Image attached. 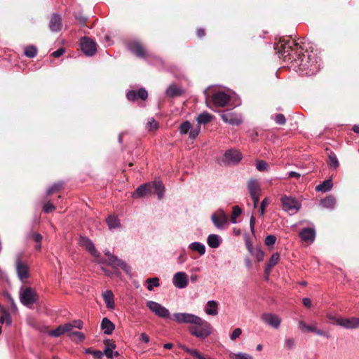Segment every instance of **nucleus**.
Returning a JSON list of instances; mask_svg holds the SVG:
<instances>
[{
	"label": "nucleus",
	"mask_w": 359,
	"mask_h": 359,
	"mask_svg": "<svg viewBox=\"0 0 359 359\" xmlns=\"http://www.w3.org/2000/svg\"><path fill=\"white\" fill-rule=\"evenodd\" d=\"M212 100L216 107H222L229 102L230 96L224 92H217L213 95Z\"/></svg>",
	"instance_id": "obj_18"
},
{
	"label": "nucleus",
	"mask_w": 359,
	"mask_h": 359,
	"mask_svg": "<svg viewBox=\"0 0 359 359\" xmlns=\"http://www.w3.org/2000/svg\"><path fill=\"white\" fill-rule=\"evenodd\" d=\"M173 320L179 324H191L189 333L200 339H205L212 333V325L201 317L189 313H175Z\"/></svg>",
	"instance_id": "obj_2"
},
{
	"label": "nucleus",
	"mask_w": 359,
	"mask_h": 359,
	"mask_svg": "<svg viewBox=\"0 0 359 359\" xmlns=\"http://www.w3.org/2000/svg\"><path fill=\"white\" fill-rule=\"evenodd\" d=\"M102 330L105 334H111L115 329L114 324L107 318H104L100 325Z\"/></svg>",
	"instance_id": "obj_27"
},
{
	"label": "nucleus",
	"mask_w": 359,
	"mask_h": 359,
	"mask_svg": "<svg viewBox=\"0 0 359 359\" xmlns=\"http://www.w3.org/2000/svg\"><path fill=\"white\" fill-rule=\"evenodd\" d=\"M104 344L106 345V348L104 350L103 355H105L108 358H113V351L112 350L116 348V344L114 341L109 339H107L104 341Z\"/></svg>",
	"instance_id": "obj_33"
},
{
	"label": "nucleus",
	"mask_w": 359,
	"mask_h": 359,
	"mask_svg": "<svg viewBox=\"0 0 359 359\" xmlns=\"http://www.w3.org/2000/svg\"><path fill=\"white\" fill-rule=\"evenodd\" d=\"M248 189L250 196H255V194H259L260 186L257 180L250 179L248 184Z\"/></svg>",
	"instance_id": "obj_28"
},
{
	"label": "nucleus",
	"mask_w": 359,
	"mask_h": 359,
	"mask_svg": "<svg viewBox=\"0 0 359 359\" xmlns=\"http://www.w3.org/2000/svg\"><path fill=\"white\" fill-rule=\"evenodd\" d=\"M252 256H254L257 262H261L264 257V252L261 250L260 248L256 247L254 250H252L250 252Z\"/></svg>",
	"instance_id": "obj_40"
},
{
	"label": "nucleus",
	"mask_w": 359,
	"mask_h": 359,
	"mask_svg": "<svg viewBox=\"0 0 359 359\" xmlns=\"http://www.w3.org/2000/svg\"><path fill=\"white\" fill-rule=\"evenodd\" d=\"M189 130V138L194 140L198 135L201 131V128L199 126H198L197 128L190 129Z\"/></svg>",
	"instance_id": "obj_51"
},
{
	"label": "nucleus",
	"mask_w": 359,
	"mask_h": 359,
	"mask_svg": "<svg viewBox=\"0 0 359 359\" xmlns=\"http://www.w3.org/2000/svg\"><path fill=\"white\" fill-rule=\"evenodd\" d=\"M137 97H140L142 100H147V98L148 97V93L146 90V89L144 88H141L138 90L137 92L132 90H129L126 93V97L130 101L135 100Z\"/></svg>",
	"instance_id": "obj_21"
},
{
	"label": "nucleus",
	"mask_w": 359,
	"mask_h": 359,
	"mask_svg": "<svg viewBox=\"0 0 359 359\" xmlns=\"http://www.w3.org/2000/svg\"><path fill=\"white\" fill-rule=\"evenodd\" d=\"M140 340H141L142 341H143V342H144L146 344L149 343V341H150L149 337L147 334H145L144 332L140 334Z\"/></svg>",
	"instance_id": "obj_61"
},
{
	"label": "nucleus",
	"mask_w": 359,
	"mask_h": 359,
	"mask_svg": "<svg viewBox=\"0 0 359 359\" xmlns=\"http://www.w3.org/2000/svg\"><path fill=\"white\" fill-rule=\"evenodd\" d=\"M25 55L29 58H34L37 54V48L35 46L30 45L25 48Z\"/></svg>",
	"instance_id": "obj_38"
},
{
	"label": "nucleus",
	"mask_w": 359,
	"mask_h": 359,
	"mask_svg": "<svg viewBox=\"0 0 359 359\" xmlns=\"http://www.w3.org/2000/svg\"><path fill=\"white\" fill-rule=\"evenodd\" d=\"M280 201L283 210L290 215L295 214L302 207L301 203L296 198L291 196H283Z\"/></svg>",
	"instance_id": "obj_3"
},
{
	"label": "nucleus",
	"mask_w": 359,
	"mask_h": 359,
	"mask_svg": "<svg viewBox=\"0 0 359 359\" xmlns=\"http://www.w3.org/2000/svg\"><path fill=\"white\" fill-rule=\"evenodd\" d=\"M211 221L217 229L222 230L228 224V216L223 209L219 208L211 215Z\"/></svg>",
	"instance_id": "obj_5"
},
{
	"label": "nucleus",
	"mask_w": 359,
	"mask_h": 359,
	"mask_svg": "<svg viewBox=\"0 0 359 359\" xmlns=\"http://www.w3.org/2000/svg\"><path fill=\"white\" fill-rule=\"evenodd\" d=\"M275 122L280 126L284 125L286 123L285 117L282 114H277L274 118Z\"/></svg>",
	"instance_id": "obj_47"
},
{
	"label": "nucleus",
	"mask_w": 359,
	"mask_h": 359,
	"mask_svg": "<svg viewBox=\"0 0 359 359\" xmlns=\"http://www.w3.org/2000/svg\"><path fill=\"white\" fill-rule=\"evenodd\" d=\"M302 303L307 308H310L311 306V301L309 297L303 298Z\"/></svg>",
	"instance_id": "obj_63"
},
{
	"label": "nucleus",
	"mask_w": 359,
	"mask_h": 359,
	"mask_svg": "<svg viewBox=\"0 0 359 359\" xmlns=\"http://www.w3.org/2000/svg\"><path fill=\"white\" fill-rule=\"evenodd\" d=\"M274 49L278 57H284L285 59L294 60L299 67V71L306 76L316 74L321 66V59L316 51L306 50L299 43L290 40L280 39L276 44Z\"/></svg>",
	"instance_id": "obj_1"
},
{
	"label": "nucleus",
	"mask_w": 359,
	"mask_h": 359,
	"mask_svg": "<svg viewBox=\"0 0 359 359\" xmlns=\"http://www.w3.org/2000/svg\"><path fill=\"white\" fill-rule=\"evenodd\" d=\"M256 168L259 171H264L268 168V164L264 161H258L256 163Z\"/></svg>",
	"instance_id": "obj_50"
},
{
	"label": "nucleus",
	"mask_w": 359,
	"mask_h": 359,
	"mask_svg": "<svg viewBox=\"0 0 359 359\" xmlns=\"http://www.w3.org/2000/svg\"><path fill=\"white\" fill-rule=\"evenodd\" d=\"M218 304L215 300H210L207 302L205 312L210 316H217L218 314L217 310Z\"/></svg>",
	"instance_id": "obj_30"
},
{
	"label": "nucleus",
	"mask_w": 359,
	"mask_h": 359,
	"mask_svg": "<svg viewBox=\"0 0 359 359\" xmlns=\"http://www.w3.org/2000/svg\"><path fill=\"white\" fill-rule=\"evenodd\" d=\"M222 119L230 125L239 126L242 123L241 116L232 112L230 110H226L221 114Z\"/></svg>",
	"instance_id": "obj_12"
},
{
	"label": "nucleus",
	"mask_w": 359,
	"mask_h": 359,
	"mask_svg": "<svg viewBox=\"0 0 359 359\" xmlns=\"http://www.w3.org/2000/svg\"><path fill=\"white\" fill-rule=\"evenodd\" d=\"M108 265L111 266L114 269L121 268L127 274H130V268L127 264V263L121 259H119L118 257L114 256L111 257V260L108 262Z\"/></svg>",
	"instance_id": "obj_19"
},
{
	"label": "nucleus",
	"mask_w": 359,
	"mask_h": 359,
	"mask_svg": "<svg viewBox=\"0 0 359 359\" xmlns=\"http://www.w3.org/2000/svg\"><path fill=\"white\" fill-rule=\"evenodd\" d=\"M15 268L19 279L24 281L28 277L29 267L26 263L21 261L20 255H18L15 259Z\"/></svg>",
	"instance_id": "obj_13"
},
{
	"label": "nucleus",
	"mask_w": 359,
	"mask_h": 359,
	"mask_svg": "<svg viewBox=\"0 0 359 359\" xmlns=\"http://www.w3.org/2000/svg\"><path fill=\"white\" fill-rule=\"evenodd\" d=\"M102 296L107 308L109 310H114L115 308V304L113 292L111 290H107L102 292Z\"/></svg>",
	"instance_id": "obj_23"
},
{
	"label": "nucleus",
	"mask_w": 359,
	"mask_h": 359,
	"mask_svg": "<svg viewBox=\"0 0 359 359\" xmlns=\"http://www.w3.org/2000/svg\"><path fill=\"white\" fill-rule=\"evenodd\" d=\"M107 223L109 229L113 230L116 229L121 226V223L119 219L114 216L109 215L107 219Z\"/></svg>",
	"instance_id": "obj_35"
},
{
	"label": "nucleus",
	"mask_w": 359,
	"mask_h": 359,
	"mask_svg": "<svg viewBox=\"0 0 359 359\" xmlns=\"http://www.w3.org/2000/svg\"><path fill=\"white\" fill-rule=\"evenodd\" d=\"M72 323V327H76L78 329H82L83 323L81 320H74Z\"/></svg>",
	"instance_id": "obj_59"
},
{
	"label": "nucleus",
	"mask_w": 359,
	"mask_h": 359,
	"mask_svg": "<svg viewBox=\"0 0 359 359\" xmlns=\"http://www.w3.org/2000/svg\"><path fill=\"white\" fill-rule=\"evenodd\" d=\"M222 242L221 237L217 234H210L207 238V243L211 248H217Z\"/></svg>",
	"instance_id": "obj_29"
},
{
	"label": "nucleus",
	"mask_w": 359,
	"mask_h": 359,
	"mask_svg": "<svg viewBox=\"0 0 359 359\" xmlns=\"http://www.w3.org/2000/svg\"><path fill=\"white\" fill-rule=\"evenodd\" d=\"M235 359H252V358L247 353L239 352L235 355Z\"/></svg>",
	"instance_id": "obj_58"
},
{
	"label": "nucleus",
	"mask_w": 359,
	"mask_h": 359,
	"mask_svg": "<svg viewBox=\"0 0 359 359\" xmlns=\"http://www.w3.org/2000/svg\"><path fill=\"white\" fill-rule=\"evenodd\" d=\"M55 209V207L50 202H46L43 206V210L46 213H50Z\"/></svg>",
	"instance_id": "obj_49"
},
{
	"label": "nucleus",
	"mask_w": 359,
	"mask_h": 359,
	"mask_svg": "<svg viewBox=\"0 0 359 359\" xmlns=\"http://www.w3.org/2000/svg\"><path fill=\"white\" fill-rule=\"evenodd\" d=\"M147 125L150 130H156L158 128V123L153 118L148 121Z\"/></svg>",
	"instance_id": "obj_54"
},
{
	"label": "nucleus",
	"mask_w": 359,
	"mask_h": 359,
	"mask_svg": "<svg viewBox=\"0 0 359 359\" xmlns=\"http://www.w3.org/2000/svg\"><path fill=\"white\" fill-rule=\"evenodd\" d=\"M191 129V123L189 121L182 122L180 126V131L181 134H187Z\"/></svg>",
	"instance_id": "obj_44"
},
{
	"label": "nucleus",
	"mask_w": 359,
	"mask_h": 359,
	"mask_svg": "<svg viewBox=\"0 0 359 359\" xmlns=\"http://www.w3.org/2000/svg\"><path fill=\"white\" fill-rule=\"evenodd\" d=\"M0 323L10 325L11 324V318L8 311L1 305H0Z\"/></svg>",
	"instance_id": "obj_34"
},
{
	"label": "nucleus",
	"mask_w": 359,
	"mask_h": 359,
	"mask_svg": "<svg viewBox=\"0 0 359 359\" xmlns=\"http://www.w3.org/2000/svg\"><path fill=\"white\" fill-rule=\"evenodd\" d=\"M73 336L77 337L79 341H83L85 339V335L81 332L75 331L68 334V337L71 339Z\"/></svg>",
	"instance_id": "obj_53"
},
{
	"label": "nucleus",
	"mask_w": 359,
	"mask_h": 359,
	"mask_svg": "<svg viewBox=\"0 0 359 359\" xmlns=\"http://www.w3.org/2000/svg\"><path fill=\"white\" fill-rule=\"evenodd\" d=\"M337 325L346 329H355L359 327L358 318H342L337 320Z\"/></svg>",
	"instance_id": "obj_20"
},
{
	"label": "nucleus",
	"mask_w": 359,
	"mask_h": 359,
	"mask_svg": "<svg viewBox=\"0 0 359 359\" xmlns=\"http://www.w3.org/2000/svg\"><path fill=\"white\" fill-rule=\"evenodd\" d=\"M61 325H62L64 334L65 333L69 334V333L72 332L71 331L73 329V327H72L71 323H65V324Z\"/></svg>",
	"instance_id": "obj_57"
},
{
	"label": "nucleus",
	"mask_w": 359,
	"mask_h": 359,
	"mask_svg": "<svg viewBox=\"0 0 359 359\" xmlns=\"http://www.w3.org/2000/svg\"><path fill=\"white\" fill-rule=\"evenodd\" d=\"M288 177H292V178H299L301 177V175L295 171H290L287 173Z\"/></svg>",
	"instance_id": "obj_64"
},
{
	"label": "nucleus",
	"mask_w": 359,
	"mask_h": 359,
	"mask_svg": "<svg viewBox=\"0 0 359 359\" xmlns=\"http://www.w3.org/2000/svg\"><path fill=\"white\" fill-rule=\"evenodd\" d=\"M261 320L269 326L278 329L281 323V318L276 314L271 313H264L261 316Z\"/></svg>",
	"instance_id": "obj_11"
},
{
	"label": "nucleus",
	"mask_w": 359,
	"mask_h": 359,
	"mask_svg": "<svg viewBox=\"0 0 359 359\" xmlns=\"http://www.w3.org/2000/svg\"><path fill=\"white\" fill-rule=\"evenodd\" d=\"M242 213V210L238 205H235L233 207V211L231 216V222L232 224L237 223V217L241 215Z\"/></svg>",
	"instance_id": "obj_39"
},
{
	"label": "nucleus",
	"mask_w": 359,
	"mask_h": 359,
	"mask_svg": "<svg viewBox=\"0 0 359 359\" xmlns=\"http://www.w3.org/2000/svg\"><path fill=\"white\" fill-rule=\"evenodd\" d=\"M62 27V18L60 15L57 13H53L51 15L50 22H49V29L53 32H57L61 29Z\"/></svg>",
	"instance_id": "obj_22"
},
{
	"label": "nucleus",
	"mask_w": 359,
	"mask_h": 359,
	"mask_svg": "<svg viewBox=\"0 0 359 359\" xmlns=\"http://www.w3.org/2000/svg\"><path fill=\"white\" fill-rule=\"evenodd\" d=\"M189 283L188 276L185 272H177L172 278V284L178 289L185 288Z\"/></svg>",
	"instance_id": "obj_15"
},
{
	"label": "nucleus",
	"mask_w": 359,
	"mask_h": 359,
	"mask_svg": "<svg viewBox=\"0 0 359 359\" xmlns=\"http://www.w3.org/2000/svg\"><path fill=\"white\" fill-rule=\"evenodd\" d=\"M64 53H65V49H64V48H60L57 49V50L54 51V52L52 53V55H53L54 57H60L61 55H62Z\"/></svg>",
	"instance_id": "obj_60"
},
{
	"label": "nucleus",
	"mask_w": 359,
	"mask_h": 359,
	"mask_svg": "<svg viewBox=\"0 0 359 359\" xmlns=\"http://www.w3.org/2000/svg\"><path fill=\"white\" fill-rule=\"evenodd\" d=\"M128 50L140 58H146V50L144 46L138 41H130L127 45Z\"/></svg>",
	"instance_id": "obj_14"
},
{
	"label": "nucleus",
	"mask_w": 359,
	"mask_h": 359,
	"mask_svg": "<svg viewBox=\"0 0 359 359\" xmlns=\"http://www.w3.org/2000/svg\"><path fill=\"white\" fill-rule=\"evenodd\" d=\"M333 187L332 178L323 181L316 187V191L326 193L330 191Z\"/></svg>",
	"instance_id": "obj_31"
},
{
	"label": "nucleus",
	"mask_w": 359,
	"mask_h": 359,
	"mask_svg": "<svg viewBox=\"0 0 359 359\" xmlns=\"http://www.w3.org/2000/svg\"><path fill=\"white\" fill-rule=\"evenodd\" d=\"M80 46L82 52L88 57L94 55L97 52L96 43L89 37H82L80 40Z\"/></svg>",
	"instance_id": "obj_7"
},
{
	"label": "nucleus",
	"mask_w": 359,
	"mask_h": 359,
	"mask_svg": "<svg viewBox=\"0 0 359 359\" xmlns=\"http://www.w3.org/2000/svg\"><path fill=\"white\" fill-rule=\"evenodd\" d=\"M269 203L267 198H264L262 202L259 207L260 215L263 216L264 214L266 206Z\"/></svg>",
	"instance_id": "obj_55"
},
{
	"label": "nucleus",
	"mask_w": 359,
	"mask_h": 359,
	"mask_svg": "<svg viewBox=\"0 0 359 359\" xmlns=\"http://www.w3.org/2000/svg\"><path fill=\"white\" fill-rule=\"evenodd\" d=\"M146 283L147 288L149 291H152L155 287L160 286L159 278L157 277L147 278Z\"/></svg>",
	"instance_id": "obj_36"
},
{
	"label": "nucleus",
	"mask_w": 359,
	"mask_h": 359,
	"mask_svg": "<svg viewBox=\"0 0 359 359\" xmlns=\"http://www.w3.org/2000/svg\"><path fill=\"white\" fill-rule=\"evenodd\" d=\"M299 235L302 241L307 243H313L315 241L316 235L314 226L313 225L311 227L303 228L300 231Z\"/></svg>",
	"instance_id": "obj_16"
},
{
	"label": "nucleus",
	"mask_w": 359,
	"mask_h": 359,
	"mask_svg": "<svg viewBox=\"0 0 359 359\" xmlns=\"http://www.w3.org/2000/svg\"><path fill=\"white\" fill-rule=\"evenodd\" d=\"M241 334H242V330L241 328H236L235 330H233V331L231 334L230 338L231 340L234 341L237 338H238Z\"/></svg>",
	"instance_id": "obj_52"
},
{
	"label": "nucleus",
	"mask_w": 359,
	"mask_h": 359,
	"mask_svg": "<svg viewBox=\"0 0 359 359\" xmlns=\"http://www.w3.org/2000/svg\"><path fill=\"white\" fill-rule=\"evenodd\" d=\"M212 118V116L207 112H203L197 116V121L199 124H205L209 123Z\"/></svg>",
	"instance_id": "obj_37"
},
{
	"label": "nucleus",
	"mask_w": 359,
	"mask_h": 359,
	"mask_svg": "<svg viewBox=\"0 0 359 359\" xmlns=\"http://www.w3.org/2000/svg\"><path fill=\"white\" fill-rule=\"evenodd\" d=\"M276 241V237L273 235H268L266 236L264 243L267 246H271L275 244Z\"/></svg>",
	"instance_id": "obj_48"
},
{
	"label": "nucleus",
	"mask_w": 359,
	"mask_h": 359,
	"mask_svg": "<svg viewBox=\"0 0 359 359\" xmlns=\"http://www.w3.org/2000/svg\"><path fill=\"white\" fill-rule=\"evenodd\" d=\"M279 259H280L279 254L278 252H275V253L272 254L267 264L269 265V267H273L278 263Z\"/></svg>",
	"instance_id": "obj_45"
},
{
	"label": "nucleus",
	"mask_w": 359,
	"mask_h": 359,
	"mask_svg": "<svg viewBox=\"0 0 359 359\" xmlns=\"http://www.w3.org/2000/svg\"><path fill=\"white\" fill-rule=\"evenodd\" d=\"M151 193L156 192L158 199H161L165 193V187L161 181L154 180L151 182Z\"/></svg>",
	"instance_id": "obj_24"
},
{
	"label": "nucleus",
	"mask_w": 359,
	"mask_h": 359,
	"mask_svg": "<svg viewBox=\"0 0 359 359\" xmlns=\"http://www.w3.org/2000/svg\"><path fill=\"white\" fill-rule=\"evenodd\" d=\"M63 187V182H59L51 185L46 191L47 195H50L54 192L60 190Z\"/></svg>",
	"instance_id": "obj_42"
},
{
	"label": "nucleus",
	"mask_w": 359,
	"mask_h": 359,
	"mask_svg": "<svg viewBox=\"0 0 359 359\" xmlns=\"http://www.w3.org/2000/svg\"><path fill=\"white\" fill-rule=\"evenodd\" d=\"M147 307L152 311L156 316L163 318H170V313L169 310L161 304L154 301H147Z\"/></svg>",
	"instance_id": "obj_6"
},
{
	"label": "nucleus",
	"mask_w": 359,
	"mask_h": 359,
	"mask_svg": "<svg viewBox=\"0 0 359 359\" xmlns=\"http://www.w3.org/2000/svg\"><path fill=\"white\" fill-rule=\"evenodd\" d=\"M184 90L175 84H170L165 90V94L170 97H175L182 95Z\"/></svg>",
	"instance_id": "obj_26"
},
{
	"label": "nucleus",
	"mask_w": 359,
	"mask_h": 359,
	"mask_svg": "<svg viewBox=\"0 0 359 359\" xmlns=\"http://www.w3.org/2000/svg\"><path fill=\"white\" fill-rule=\"evenodd\" d=\"M151 194H152L151 182H147L140 185L133 193L132 197L139 198Z\"/></svg>",
	"instance_id": "obj_17"
},
{
	"label": "nucleus",
	"mask_w": 359,
	"mask_h": 359,
	"mask_svg": "<svg viewBox=\"0 0 359 359\" xmlns=\"http://www.w3.org/2000/svg\"><path fill=\"white\" fill-rule=\"evenodd\" d=\"M299 328L300 329L302 332H308L315 333L318 336L324 337L327 339H330L331 337V334L329 330H322L316 328L315 324L308 325L303 320H299Z\"/></svg>",
	"instance_id": "obj_8"
},
{
	"label": "nucleus",
	"mask_w": 359,
	"mask_h": 359,
	"mask_svg": "<svg viewBox=\"0 0 359 359\" xmlns=\"http://www.w3.org/2000/svg\"><path fill=\"white\" fill-rule=\"evenodd\" d=\"M189 248L194 252H197L201 256L205 253V246L203 243L200 242H192L189 244Z\"/></svg>",
	"instance_id": "obj_32"
},
{
	"label": "nucleus",
	"mask_w": 359,
	"mask_h": 359,
	"mask_svg": "<svg viewBox=\"0 0 359 359\" xmlns=\"http://www.w3.org/2000/svg\"><path fill=\"white\" fill-rule=\"evenodd\" d=\"M84 353L92 355L95 359H101L103 356V353L101 351L93 350L92 348H86Z\"/></svg>",
	"instance_id": "obj_41"
},
{
	"label": "nucleus",
	"mask_w": 359,
	"mask_h": 359,
	"mask_svg": "<svg viewBox=\"0 0 359 359\" xmlns=\"http://www.w3.org/2000/svg\"><path fill=\"white\" fill-rule=\"evenodd\" d=\"M327 164L330 167L336 169L339 166V161L335 154H331L329 156Z\"/></svg>",
	"instance_id": "obj_43"
},
{
	"label": "nucleus",
	"mask_w": 359,
	"mask_h": 359,
	"mask_svg": "<svg viewBox=\"0 0 359 359\" xmlns=\"http://www.w3.org/2000/svg\"><path fill=\"white\" fill-rule=\"evenodd\" d=\"M63 330L62 325L58 326L57 328L48 332V335L54 337H58L63 334Z\"/></svg>",
	"instance_id": "obj_46"
},
{
	"label": "nucleus",
	"mask_w": 359,
	"mask_h": 359,
	"mask_svg": "<svg viewBox=\"0 0 359 359\" xmlns=\"http://www.w3.org/2000/svg\"><path fill=\"white\" fill-rule=\"evenodd\" d=\"M20 300L24 306L30 308L32 305L36 302L37 294L36 292L29 287L25 288L22 287L20 291Z\"/></svg>",
	"instance_id": "obj_4"
},
{
	"label": "nucleus",
	"mask_w": 359,
	"mask_h": 359,
	"mask_svg": "<svg viewBox=\"0 0 359 359\" xmlns=\"http://www.w3.org/2000/svg\"><path fill=\"white\" fill-rule=\"evenodd\" d=\"M242 159L241 154L235 149L226 151L223 156V162L227 165H236Z\"/></svg>",
	"instance_id": "obj_10"
},
{
	"label": "nucleus",
	"mask_w": 359,
	"mask_h": 359,
	"mask_svg": "<svg viewBox=\"0 0 359 359\" xmlns=\"http://www.w3.org/2000/svg\"><path fill=\"white\" fill-rule=\"evenodd\" d=\"M34 241L36 243H41V241L43 238L42 236L40 233H34L32 236Z\"/></svg>",
	"instance_id": "obj_62"
},
{
	"label": "nucleus",
	"mask_w": 359,
	"mask_h": 359,
	"mask_svg": "<svg viewBox=\"0 0 359 359\" xmlns=\"http://www.w3.org/2000/svg\"><path fill=\"white\" fill-rule=\"evenodd\" d=\"M285 344L288 349H292L295 346V341L292 338H288L285 340Z\"/></svg>",
	"instance_id": "obj_56"
},
{
	"label": "nucleus",
	"mask_w": 359,
	"mask_h": 359,
	"mask_svg": "<svg viewBox=\"0 0 359 359\" xmlns=\"http://www.w3.org/2000/svg\"><path fill=\"white\" fill-rule=\"evenodd\" d=\"M335 205L336 198L332 195L327 196L320 201V205L325 209L333 210Z\"/></svg>",
	"instance_id": "obj_25"
},
{
	"label": "nucleus",
	"mask_w": 359,
	"mask_h": 359,
	"mask_svg": "<svg viewBox=\"0 0 359 359\" xmlns=\"http://www.w3.org/2000/svg\"><path fill=\"white\" fill-rule=\"evenodd\" d=\"M79 244L82 248H85L92 256L98 258L100 255L97 250L93 241L87 236H80L79 239Z\"/></svg>",
	"instance_id": "obj_9"
}]
</instances>
